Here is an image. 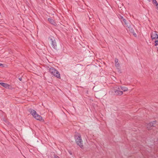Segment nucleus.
Instances as JSON below:
<instances>
[{
	"mask_svg": "<svg viewBox=\"0 0 158 158\" xmlns=\"http://www.w3.org/2000/svg\"><path fill=\"white\" fill-rule=\"evenodd\" d=\"M74 138L77 145L79 146L81 148L83 149L84 146L83 145V141L80 134L77 133L76 135H75Z\"/></svg>",
	"mask_w": 158,
	"mask_h": 158,
	"instance_id": "obj_1",
	"label": "nucleus"
},
{
	"mask_svg": "<svg viewBox=\"0 0 158 158\" xmlns=\"http://www.w3.org/2000/svg\"><path fill=\"white\" fill-rule=\"evenodd\" d=\"M51 74L53 75L58 79L60 78V76L59 72L53 67H51L49 70Z\"/></svg>",
	"mask_w": 158,
	"mask_h": 158,
	"instance_id": "obj_2",
	"label": "nucleus"
},
{
	"mask_svg": "<svg viewBox=\"0 0 158 158\" xmlns=\"http://www.w3.org/2000/svg\"><path fill=\"white\" fill-rule=\"evenodd\" d=\"M48 40L51 41V44L52 48L55 49L57 50V47L56 41L57 40L52 36H50L48 37Z\"/></svg>",
	"mask_w": 158,
	"mask_h": 158,
	"instance_id": "obj_3",
	"label": "nucleus"
},
{
	"mask_svg": "<svg viewBox=\"0 0 158 158\" xmlns=\"http://www.w3.org/2000/svg\"><path fill=\"white\" fill-rule=\"evenodd\" d=\"M120 89L119 87L113 88L112 90V92L116 95H121L123 94V91H120Z\"/></svg>",
	"mask_w": 158,
	"mask_h": 158,
	"instance_id": "obj_4",
	"label": "nucleus"
},
{
	"mask_svg": "<svg viewBox=\"0 0 158 158\" xmlns=\"http://www.w3.org/2000/svg\"><path fill=\"white\" fill-rule=\"evenodd\" d=\"M128 29V31L129 32L133 34V35L135 37L137 36V34L135 32L134 29L135 28L134 25L131 24V23L127 27Z\"/></svg>",
	"mask_w": 158,
	"mask_h": 158,
	"instance_id": "obj_5",
	"label": "nucleus"
},
{
	"mask_svg": "<svg viewBox=\"0 0 158 158\" xmlns=\"http://www.w3.org/2000/svg\"><path fill=\"white\" fill-rule=\"evenodd\" d=\"M156 123V120L151 122L148 124L147 125V129L148 130H150L152 129L153 127H155V125Z\"/></svg>",
	"mask_w": 158,
	"mask_h": 158,
	"instance_id": "obj_6",
	"label": "nucleus"
},
{
	"mask_svg": "<svg viewBox=\"0 0 158 158\" xmlns=\"http://www.w3.org/2000/svg\"><path fill=\"white\" fill-rule=\"evenodd\" d=\"M157 32L155 31L151 33V38L152 40H157L158 39V35L156 33Z\"/></svg>",
	"mask_w": 158,
	"mask_h": 158,
	"instance_id": "obj_7",
	"label": "nucleus"
},
{
	"mask_svg": "<svg viewBox=\"0 0 158 158\" xmlns=\"http://www.w3.org/2000/svg\"><path fill=\"white\" fill-rule=\"evenodd\" d=\"M29 112L30 113L34 118H35L37 114L36 112L33 109L30 108L28 110Z\"/></svg>",
	"mask_w": 158,
	"mask_h": 158,
	"instance_id": "obj_8",
	"label": "nucleus"
},
{
	"mask_svg": "<svg viewBox=\"0 0 158 158\" xmlns=\"http://www.w3.org/2000/svg\"><path fill=\"white\" fill-rule=\"evenodd\" d=\"M34 118L37 120H39L43 122H44V120L43 118L38 114L35 116Z\"/></svg>",
	"mask_w": 158,
	"mask_h": 158,
	"instance_id": "obj_9",
	"label": "nucleus"
},
{
	"mask_svg": "<svg viewBox=\"0 0 158 158\" xmlns=\"http://www.w3.org/2000/svg\"><path fill=\"white\" fill-rule=\"evenodd\" d=\"M48 21L52 24L54 26H56L57 24L55 22V20L51 18H48Z\"/></svg>",
	"mask_w": 158,
	"mask_h": 158,
	"instance_id": "obj_10",
	"label": "nucleus"
},
{
	"mask_svg": "<svg viewBox=\"0 0 158 158\" xmlns=\"http://www.w3.org/2000/svg\"><path fill=\"white\" fill-rule=\"evenodd\" d=\"M0 85L5 87L6 88L9 89L10 85L7 83L3 82H0Z\"/></svg>",
	"mask_w": 158,
	"mask_h": 158,
	"instance_id": "obj_11",
	"label": "nucleus"
},
{
	"mask_svg": "<svg viewBox=\"0 0 158 158\" xmlns=\"http://www.w3.org/2000/svg\"><path fill=\"white\" fill-rule=\"evenodd\" d=\"M131 22L128 21V22L126 20H125V21L123 22V25L124 27H127L130 24H131Z\"/></svg>",
	"mask_w": 158,
	"mask_h": 158,
	"instance_id": "obj_12",
	"label": "nucleus"
},
{
	"mask_svg": "<svg viewBox=\"0 0 158 158\" xmlns=\"http://www.w3.org/2000/svg\"><path fill=\"white\" fill-rule=\"evenodd\" d=\"M118 18L120 19L122 23V24H123V22L125 21V20H126L125 19H124L123 17L121 15H118Z\"/></svg>",
	"mask_w": 158,
	"mask_h": 158,
	"instance_id": "obj_13",
	"label": "nucleus"
},
{
	"mask_svg": "<svg viewBox=\"0 0 158 158\" xmlns=\"http://www.w3.org/2000/svg\"><path fill=\"white\" fill-rule=\"evenodd\" d=\"M120 89L123 90V91H127L128 90V88L124 86H120L119 87Z\"/></svg>",
	"mask_w": 158,
	"mask_h": 158,
	"instance_id": "obj_14",
	"label": "nucleus"
},
{
	"mask_svg": "<svg viewBox=\"0 0 158 158\" xmlns=\"http://www.w3.org/2000/svg\"><path fill=\"white\" fill-rule=\"evenodd\" d=\"M115 64L116 67H118V65L120 64L118 62V59L116 58L115 59Z\"/></svg>",
	"mask_w": 158,
	"mask_h": 158,
	"instance_id": "obj_15",
	"label": "nucleus"
},
{
	"mask_svg": "<svg viewBox=\"0 0 158 158\" xmlns=\"http://www.w3.org/2000/svg\"><path fill=\"white\" fill-rule=\"evenodd\" d=\"M81 67V65L79 64H77L76 65L75 68L76 69H78L79 70H80L81 69L80 68Z\"/></svg>",
	"mask_w": 158,
	"mask_h": 158,
	"instance_id": "obj_16",
	"label": "nucleus"
},
{
	"mask_svg": "<svg viewBox=\"0 0 158 158\" xmlns=\"http://www.w3.org/2000/svg\"><path fill=\"white\" fill-rule=\"evenodd\" d=\"M152 2L153 4H155L156 8L158 7V3L156 0H152Z\"/></svg>",
	"mask_w": 158,
	"mask_h": 158,
	"instance_id": "obj_17",
	"label": "nucleus"
},
{
	"mask_svg": "<svg viewBox=\"0 0 158 158\" xmlns=\"http://www.w3.org/2000/svg\"><path fill=\"white\" fill-rule=\"evenodd\" d=\"M116 67L117 69L118 70V72H119L120 73H121V70L120 69V64L119 65H118V67Z\"/></svg>",
	"mask_w": 158,
	"mask_h": 158,
	"instance_id": "obj_18",
	"label": "nucleus"
},
{
	"mask_svg": "<svg viewBox=\"0 0 158 158\" xmlns=\"http://www.w3.org/2000/svg\"><path fill=\"white\" fill-rule=\"evenodd\" d=\"M155 46H156L158 45V40H156L155 41Z\"/></svg>",
	"mask_w": 158,
	"mask_h": 158,
	"instance_id": "obj_19",
	"label": "nucleus"
},
{
	"mask_svg": "<svg viewBox=\"0 0 158 158\" xmlns=\"http://www.w3.org/2000/svg\"><path fill=\"white\" fill-rule=\"evenodd\" d=\"M54 158H60V157L54 154Z\"/></svg>",
	"mask_w": 158,
	"mask_h": 158,
	"instance_id": "obj_20",
	"label": "nucleus"
},
{
	"mask_svg": "<svg viewBox=\"0 0 158 158\" xmlns=\"http://www.w3.org/2000/svg\"><path fill=\"white\" fill-rule=\"evenodd\" d=\"M18 79L20 81H22V78L21 77H19Z\"/></svg>",
	"mask_w": 158,
	"mask_h": 158,
	"instance_id": "obj_21",
	"label": "nucleus"
},
{
	"mask_svg": "<svg viewBox=\"0 0 158 158\" xmlns=\"http://www.w3.org/2000/svg\"><path fill=\"white\" fill-rule=\"evenodd\" d=\"M3 66V64H2L0 63V66Z\"/></svg>",
	"mask_w": 158,
	"mask_h": 158,
	"instance_id": "obj_22",
	"label": "nucleus"
},
{
	"mask_svg": "<svg viewBox=\"0 0 158 158\" xmlns=\"http://www.w3.org/2000/svg\"><path fill=\"white\" fill-rule=\"evenodd\" d=\"M69 153H70L71 155H72V153L71 152H69Z\"/></svg>",
	"mask_w": 158,
	"mask_h": 158,
	"instance_id": "obj_23",
	"label": "nucleus"
},
{
	"mask_svg": "<svg viewBox=\"0 0 158 158\" xmlns=\"http://www.w3.org/2000/svg\"><path fill=\"white\" fill-rule=\"evenodd\" d=\"M148 2H150L151 0H147Z\"/></svg>",
	"mask_w": 158,
	"mask_h": 158,
	"instance_id": "obj_24",
	"label": "nucleus"
},
{
	"mask_svg": "<svg viewBox=\"0 0 158 158\" xmlns=\"http://www.w3.org/2000/svg\"><path fill=\"white\" fill-rule=\"evenodd\" d=\"M156 8L158 10V8Z\"/></svg>",
	"mask_w": 158,
	"mask_h": 158,
	"instance_id": "obj_25",
	"label": "nucleus"
},
{
	"mask_svg": "<svg viewBox=\"0 0 158 158\" xmlns=\"http://www.w3.org/2000/svg\"><path fill=\"white\" fill-rule=\"evenodd\" d=\"M157 51L158 52V49H157Z\"/></svg>",
	"mask_w": 158,
	"mask_h": 158,
	"instance_id": "obj_26",
	"label": "nucleus"
}]
</instances>
